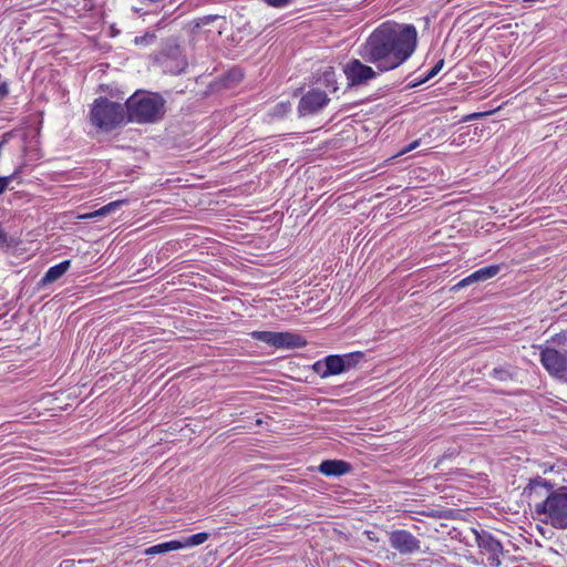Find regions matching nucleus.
<instances>
[{
  "mask_svg": "<svg viewBox=\"0 0 567 567\" xmlns=\"http://www.w3.org/2000/svg\"><path fill=\"white\" fill-rule=\"evenodd\" d=\"M417 47V31L413 24L386 21L380 24L361 48L364 61L375 65L380 73L402 65Z\"/></svg>",
  "mask_w": 567,
  "mask_h": 567,
  "instance_id": "obj_1",
  "label": "nucleus"
},
{
  "mask_svg": "<svg viewBox=\"0 0 567 567\" xmlns=\"http://www.w3.org/2000/svg\"><path fill=\"white\" fill-rule=\"evenodd\" d=\"M546 489L548 495L543 502L535 505V512L544 516L542 520L558 529L567 528V486L553 489V485L545 478L537 476L529 481L524 488V494L533 497L540 496L538 489Z\"/></svg>",
  "mask_w": 567,
  "mask_h": 567,
  "instance_id": "obj_2",
  "label": "nucleus"
},
{
  "mask_svg": "<svg viewBox=\"0 0 567 567\" xmlns=\"http://www.w3.org/2000/svg\"><path fill=\"white\" fill-rule=\"evenodd\" d=\"M165 100L157 93L135 92L125 103L127 118L145 124L159 121L165 113Z\"/></svg>",
  "mask_w": 567,
  "mask_h": 567,
  "instance_id": "obj_3",
  "label": "nucleus"
},
{
  "mask_svg": "<svg viewBox=\"0 0 567 567\" xmlns=\"http://www.w3.org/2000/svg\"><path fill=\"white\" fill-rule=\"evenodd\" d=\"M126 115V107L106 97L96 99L91 109L92 124L103 131H111L120 125Z\"/></svg>",
  "mask_w": 567,
  "mask_h": 567,
  "instance_id": "obj_4",
  "label": "nucleus"
},
{
  "mask_svg": "<svg viewBox=\"0 0 567 567\" xmlns=\"http://www.w3.org/2000/svg\"><path fill=\"white\" fill-rule=\"evenodd\" d=\"M250 336L276 349H297L307 344L300 334L292 332L252 331Z\"/></svg>",
  "mask_w": 567,
  "mask_h": 567,
  "instance_id": "obj_5",
  "label": "nucleus"
},
{
  "mask_svg": "<svg viewBox=\"0 0 567 567\" xmlns=\"http://www.w3.org/2000/svg\"><path fill=\"white\" fill-rule=\"evenodd\" d=\"M378 72V70L375 71L359 59H352L343 66V73L347 78L349 86L365 85L369 83V81L377 78Z\"/></svg>",
  "mask_w": 567,
  "mask_h": 567,
  "instance_id": "obj_6",
  "label": "nucleus"
},
{
  "mask_svg": "<svg viewBox=\"0 0 567 567\" xmlns=\"http://www.w3.org/2000/svg\"><path fill=\"white\" fill-rule=\"evenodd\" d=\"M540 362L550 375L567 382V353L545 348L540 352Z\"/></svg>",
  "mask_w": 567,
  "mask_h": 567,
  "instance_id": "obj_7",
  "label": "nucleus"
},
{
  "mask_svg": "<svg viewBox=\"0 0 567 567\" xmlns=\"http://www.w3.org/2000/svg\"><path fill=\"white\" fill-rule=\"evenodd\" d=\"M209 538L208 533H198L192 536L184 537L178 540H171L163 544L154 545L144 550L145 555L164 554L171 550H178L188 547H195L205 543Z\"/></svg>",
  "mask_w": 567,
  "mask_h": 567,
  "instance_id": "obj_8",
  "label": "nucleus"
},
{
  "mask_svg": "<svg viewBox=\"0 0 567 567\" xmlns=\"http://www.w3.org/2000/svg\"><path fill=\"white\" fill-rule=\"evenodd\" d=\"M389 544L401 555H411L421 549V540L405 529H395L390 532Z\"/></svg>",
  "mask_w": 567,
  "mask_h": 567,
  "instance_id": "obj_9",
  "label": "nucleus"
},
{
  "mask_svg": "<svg viewBox=\"0 0 567 567\" xmlns=\"http://www.w3.org/2000/svg\"><path fill=\"white\" fill-rule=\"evenodd\" d=\"M328 95L320 90L307 92L299 101L298 111L301 116L315 114L322 110L329 102Z\"/></svg>",
  "mask_w": 567,
  "mask_h": 567,
  "instance_id": "obj_10",
  "label": "nucleus"
},
{
  "mask_svg": "<svg viewBox=\"0 0 567 567\" xmlns=\"http://www.w3.org/2000/svg\"><path fill=\"white\" fill-rule=\"evenodd\" d=\"M343 361L339 354H331L323 360H319L312 364V370L322 379L338 375L344 372Z\"/></svg>",
  "mask_w": 567,
  "mask_h": 567,
  "instance_id": "obj_11",
  "label": "nucleus"
},
{
  "mask_svg": "<svg viewBox=\"0 0 567 567\" xmlns=\"http://www.w3.org/2000/svg\"><path fill=\"white\" fill-rule=\"evenodd\" d=\"M477 540L481 551L487 555V564L491 567H499L502 564L501 555L503 554L502 544L491 535L478 536Z\"/></svg>",
  "mask_w": 567,
  "mask_h": 567,
  "instance_id": "obj_12",
  "label": "nucleus"
},
{
  "mask_svg": "<svg viewBox=\"0 0 567 567\" xmlns=\"http://www.w3.org/2000/svg\"><path fill=\"white\" fill-rule=\"evenodd\" d=\"M499 271H501L499 265H491V266L481 268V269L474 271L473 274H471L470 276H467L466 278L458 281L453 287V289L456 290V289L470 286L474 282L486 281V280L495 277Z\"/></svg>",
  "mask_w": 567,
  "mask_h": 567,
  "instance_id": "obj_13",
  "label": "nucleus"
},
{
  "mask_svg": "<svg viewBox=\"0 0 567 567\" xmlns=\"http://www.w3.org/2000/svg\"><path fill=\"white\" fill-rule=\"evenodd\" d=\"M350 470L351 465L341 460H327L319 465V472L326 476H340Z\"/></svg>",
  "mask_w": 567,
  "mask_h": 567,
  "instance_id": "obj_14",
  "label": "nucleus"
},
{
  "mask_svg": "<svg viewBox=\"0 0 567 567\" xmlns=\"http://www.w3.org/2000/svg\"><path fill=\"white\" fill-rule=\"evenodd\" d=\"M70 266L71 261L64 260L55 266L50 267L41 279L42 285L52 284L60 279L70 269Z\"/></svg>",
  "mask_w": 567,
  "mask_h": 567,
  "instance_id": "obj_15",
  "label": "nucleus"
},
{
  "mask_svg": "<svg viewBox=\"0 0 567 567\" xmlns=\"http://www.w3.org/2000/svg\"><path fill=\"white\" fill-rule=\"evenodd\" d=\"M165 55L167 61L174 62V65L171 66V72L181 73L187 66V61L182 56L179 47L169 48Z\"/></svg>",
  "mask_w": 567,
  "mask_h": 567,
  "instance_id": "obj_16",
  "label": "nucleus"
},
{
  "mask_svg": "<svg viewBox=\"0 0 567 567\" xmlns=\"http://www.w3.org/2000/svg\"><path fill=\"white\" fill-rule=\"evenodd\" d=\"M125 202L126 200L121 199V200H115V202L109 203L107 205L101 207L97 210H94V212L87 213V214H83V215H79L78 218L79 219H93L96 217L106 216V215L111 214L112 212H114L115 209L120 208Z\"/></svg>",
  "mask_w": 567,
  "mask_h": 567,
  "instance_id": "obj_17",
  "label": "nucleus"
},
{
  "mask_svg": "<svg viewBox=\"0 0 567 567\" xmlns=\"http://www.w3.org/2000/svg\"><path fill=\"white\" fill-rule=\"evenodd\" d=\"M340 358L344 362L343 363L344 372H347L358 365L360 360L363 358V353L362 352H352V353H347V354L340 355Z\"/></svg>",
  "mask_w": 567,
  "mask_h": 567,
  "instance_id": "obj_18",
  "label": "nucleus"
},
{
  "mask_svg": "<svg viewBox=\"0 0 567 567\" xmlns=\"http://www.w3.org/2000/svg\"><path fill=\"white\" fill-rule=\"evenodd\" d=\"M491 377L498 381H507L512 379V372L507 367H497L492 370Z\"/></svg>",
  "mask_w": 567,
  "mask_h": 567,
  "instance_id": "obj_19",
  "label": "nucleus"
},
{
  "mask_svg": "<svg viewBox=\"0 0 567 567\" xmlns=\"http://www.w3.org/2000/svg\"><path fill=\"white\" fill-rule=\"evenodd\" d=\"M20 173H21V167H18L11 175L0 177V195L7 189L10 182L16 179Z\"/></svg>",
  "mask_w": 567,
  "mask_h": 567,
  "instance_id": "obj_20",
  "label": "nucleus"
},
{
  "mask_svg": "<svg viewBox=\"0 0 567 567\" xmlns=\"http://www.w3.org/2000/svg\"><path fill=\"white\" fill-rule=\"evenodd\" d=\"M444 64V61L443 60H440L431 70L430 72L427 73V75L425 76V79L422 81V82H425V81H429L430 79L434 78L439 72L440 70L442 69Z\"/></svg>",
  "mask_w": 567,
  "mask_h": 567,
  "instance_id": "obj_21",
  "label": "nucleus"
},
{
  "mask_svg": "<svg viewBox=\"0 0 567 567\" xmlns=\"http://www.w3.org/2000/svg\"><path fill=\"white\" fill-rule=\"evenodd\" d=\"M421 141L420 140H415L413 141L412 143H410L408 146H405L404 148H402L399 153H398V156L400 155H404L413 150H415L419 145H420Z\"/></svg>",
  "mask_w": 567,
  "mask_h": 567,
  "instance_id": "obj_22",
  "label": "nucleus"
},
{
  "mask_svg": "<svg viewBox=\"0 0 567 567\" xmlns=\"http://www.w3.org/2000/svg\"><path fill=\"white\" fill-rule=\"evenodd\" d=\"M154 39H155L154 34H146L144 37L135 38V43L136 44L148 43L150 41H153Z\"/></svg>",
  "mask_w": 567,
  "mask_h": 567,
  "instance_id": "obj_23",
  "label": "nucleus"
},
{
  "mask_svg": "<svg viewBox=\"0 0 567 567\" xmlns=\"http://www.w3.org/2000/svg\"><path fill=\"white\" fill-rule=\"evenodd\" d=\"M290 0H266V2L271 6V7H276V8H279V7H282L285 4H287Z\"/></svg>",
  "mask_w": 567,
  "mask_h": 567,
  "instance_id": "obj_24",
  "label": "nucleus"
},
{
  "mask_svg": "<svg viewBox=\"0 0 567 567\" xmlns=\"http://www.w3.org/2000/svg\"><path fill=\"white\" fill-rule=\"evenodd\" d=\"M324 80L327 83H330L333 81L334 71L333 68H328L323 73Z\"/></svg>",
  "mask_w": 567,
  "mask_h": 567,
  "instance_id": "obj_25",
  "label": "nucleus"
},
{
  "mask_svg": "<svg viewBox=\"0 0 567 567\" xmlns=\"http://www.w3.org/2000/svg\"><path fill=\"white\" fill-rule=\"evenodd\" d=\"M9 93V89L7 83H0V100L4 99Z\"/></svg>",
  "mask_w": 567,
  "mask_h": 567,
  "instance_id": "obj_26",
  "label": "nucleus"
},
{
  "mask_svg": "<svg viewBox=\"0 0 567 567\" xmlns=\"http://www.w3.org/2000/svg\"><path fill=\"white\" fill-rule=\"evenodd\" d=\"M8 243V235L2 229V226L0 225V244H7Z\"/></svg>",
  "mask_w": 567,
  "mask_h": 567,
  "instance_id": "obj_27",
  "label": "nucleus"
},
{
  "mask_svg": "<svg viewBox=\"0 0 567 567\" xmlns=\"http://www.w3.org/2000/svg\"><path fill=\"white\" fill-rule=\"evenodd\" d=\"M489 113L488 112H484V113H473L471 115L467 116V120H473V118H478V117H483V116H486L488 115Z\"/></svg>",
  "mask_w": 567,
  "mask_h": 567,
  "instance_id": "obj_28",
  "label": "nucleus"
}]
</instances>
